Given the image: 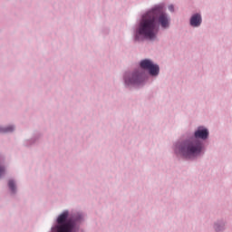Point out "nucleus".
<instances>
[{"mask_svg": "<svg viewBox=\"0 0 232 232\" xmlns=\"http://www.w3.org/2000/svg\"><path fill=\"white\" fill-rule=\"evenodd\" d=\"M159 24H160L162 28H168V26H169V18H168V15L164 13V8L160 5L155 6L143 14L140 22L138 33L140 35L145 37V39L153 41V39L157 37Z\"/></svg>", "mask_w": 232, "mask_h": 232, "instance_id": "nucleus-1", "label": "nucleus"}, {"mask_svg": "<svg viewBox=\"0 0 232 232\" xmlns=\"http://www.w3.org/2000/svg\"><path fill=\"white\" fill-rule=\"evenodd\" d=\"M68 211H63L57 218V226L54 232H73L77 227V221L69 218Z\"/></svg>", "mask_w": 232, "mask_h": 232, "instance_id": "nucleus-2", "label": "nucleus"}, {"mask_svg": "<svg viewBox=\"0 0 232 232\" xmlns=\"http://www.w3.org/2000/svg\"><path fill=\"white\" fill-rule=\"evenodd\" d=\"M201 151L202 142L197 139L186 141L180 148L181 155H183V157H187V159L197 157V155H200Z\"/></svg>", "mask_w": 232, "mask_h": 232, "instance_id": "nucleus-3", "label": "nucleus"}, {"mask_svg": "<svg viewBox=\"0 0 232 232\" xmlns=\"http://www.w3.org/2000/svg\"><path fill=\"white\" fill-rule=\"evenodd\" d=\"M140 66L142 68V70H148L150 75H159V65L154 64L151 60H142Z\"/></svg>", "mask_w": 232, "mask_h": 232, "instance_id": "nucleus-4", "label": "nucleus"}, {"mask_svg": "<svg viewBox=\"0 0 232 232\" xmlns=\"http://www.w3.org/2000/svg\"><path fill=\"white\" fill-rule=\"evenodd\" d=\"M144 81V74L140 72H135L130 76L125 77V82L129 86L131 84H140Z\"/></svg>", "mask_w": 232, "mask_h": 232, "instance_id": "nucleus-5", "label": "nucleus"}, {"mask_svg": "<svg viewBox=\"0 0 232 232\" xmlns=\"http://www.w3.org/2000/svg\"><path fill=\"white\" fill-rule=\"evenodd\" d=\"M195 139H202L203 140H206L208 137L209 136V131H208V129H203L199 127L198 130L195 131Z\"/></svg>", "mask_w": 232, "mask_h": 232, "instance_id": "nucleus-6", "label": "nucleus"}, {"mask_svg": "<svg viewBox=\"0 0 232 232\" xmlns=\"http://www.w3.org/2000/svg\"><path fill=\"white\" fill-rule=\"evenodd\" d=\"M201 23H202V17L198 14H194L190 19L191 26H194V27L200 26Z\"/></svg>", "mask_w": 232, "mask_h": 232, "instance_id": "nucleus-7", "label": "nucleus"}, {"mask_svg": "<svg viewBox=\"0 0 232 232\" xmlns=\"http://www.w3.org/2000/svg\"><path fill=\"white\" fill-rule=\"evenodd\" d=\"M8 187L13 193H15V183L14 182V180L10 179L8 181Z\"/></svg>", "mask_w": 232, "mask_h": 232, "instance_id": "nucleus-8", "label": "nucleus"}, {"mask_svg": "<svg viewBox=\"0 0 232 232\" xmlns=\"http://www.w3.org/2000/svg\"><path fill=\"white\" fill-rule=\"evenodd\" d=\"M8 131H14V127L9 126L5 129H0V133H8Z\"/></svg>", "mask_w": 232, "mask_h": 232, "instance_id": "nucleus-9", "label": "nucleus"}, {"mask_svg": "<svg viewBox=\"0 0 232 232\" xmlns=\"http://www.w3.org/2000/svg\"><path fill=\"white\" fill-rule=\"evenodd\" d=\"M2 175H5V168H3V167L0 168V177Z\"/></svg>", "mask_w": 232, "mask_h": 232, "instance_id": "nucleus-10", "label": "nucleus"}, {"mask_svg": "<svg viewBox=\"0 0 232 232\" xmlns=\"http://www.w3.org/2000/svg\"><path fill=\"white\" fill-rule=\"evenodd\" d=\"M169 12H175V7L173 5H169Z\"/></svg>", "mask_w": 232, "mask_h": 232, "instance_id": "nucleus-11", "label": "nucleus"}, {"mask_svg": "<svg viewBox=\"0 0 232 232\" xmlns=\"http://www.w3.org/2000/svg\"><path fill=\"white\" fill-rule=\"evenodd\" d=\"M216 231H218V227H216Z\"/></svg>", "mask_w": 232, "mask_h": 232, "instance_id": "nucleus-12", "label": "nucleus"}]
</instances>
